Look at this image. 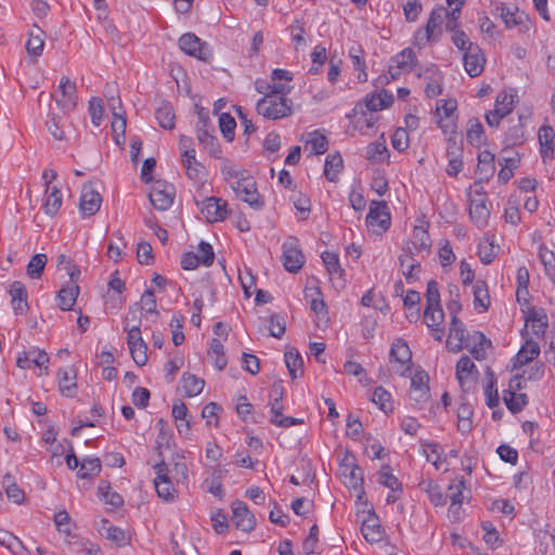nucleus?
<instances>
[{
    "instance_id": "603ef678",
    "label": "nucleus",
    "mask_w": 555,
    "mask_h": 555,
    "mask_svg": "<svg viewBox=\"0 0 555 555\" xmlns=\"http://www.w3.org/2000/svg\"><path fill=\"white\" fill-rule=\"evenodd\" d=\"M62 206V193L55 185H48L44 191L42 208H60Z\"/></svg>"
},
{
    "instance_id": "412c9836",
    "label": "nucleus",
    "mask_w": 555,
    "mask_h": 555,
    "mask_svg": "<svg viewBox=\"0 0 555 555\" xmlns=\"http://www.w3.org/2000/svg\"><path fill=\"white\" fill-rule=\"evenodd\" d=\"M214 132V127L208 129H196V137L198 142L209 152L212 157L220 158L221 149L218 139L212 134Z\"/></svg>"
},
{
    "instance_id": "c9c22d12",
    "label": "nucleus",
    "mask_w": 555,
    "mask_h": 555,
    "mask_svg": "<svg viewBox=\"0 0 555 555\" xmlns=\"http://www.w3.org/2000/svg\"><path fill=\"white\" fill-rule=\"evenodd\" d=\"M466 489L464 477L455 478L448 487L447 496L451 500V505H462L465 496L463 491Z\"/></svg>"
},
{
    "instance_id": "aec40b11",
    "label": "nucleus",
    "mask_w": 555,
    "mask_h": 555,
    "mask_svg": "<svg viewBox=\"0 0 555 555\" xmlns=\"http://www.w3.org/2000/svg\"><path fill=\"white\" fill-rule=\"evenodd\" d=\"M428 376L422 371L411 378L410 398L415 402H424L429 398Z\"/></svg>"
},
{
    "instance_id": "2eb2a0df",
    "label": "nucleus",
    "mask_w": 555,
    "mask_h": 555,
    "mask_svg": "<svg viewBox=\"0 0 555 555\" xmlns=\"http://www.w3.org/2000/svg\"><path fill=\"white\" fill-rule=\"evenodd\" d=\"M59 90L63 99H55L56 104L63 112H68L77 105V87L76 82L70 81L68 77L63 76L60 80Z\"/></svg>"
},
{
    "instance_id": "0e129e2a",
    "label": "nucleus",
    "mask_w": 555,
    "mask_h": 555,
    "mask_svg": "<svg viewBox=\"0 0 555 555\" xmlns=\"http://www.w3.org/2000/svg\"><path fill=\"white\" fill-rule=\"evenodd\" d=\"M195 204L201 208H227V203L216 196H203L198 194L194 197Z\"/></svg>"
},
{
    "instance_id": "69168bd1",
    "label": "nucleus",
    "mask_w": 555,
    "mask_h": 555,
    "mask_svg": "<svg viewBox=\"0 0 555 555\" xmlns=\"http://www.w3.org/2000/svg\"><path fill=\"white\" fill-rule=\"evenodd\" d=\"M391 145L398 152H403L409 147V135L404 128H398L391 135Z\"/></svg>"
},
{
    "instance_id": "680f3d73",
    "label": "nucleus",
    "mask_w": 555,
    "mask_h": 555,
    "mask_svg": "<svg viewBox=\"0 0 555 555\" xmlns=\"http://www.w3.org/2000/svg\"><path fill=\"white\" fill-rule=\"evenodd\" d=\"M403 13L405 20L410 23L415 22L422 12V3L420 0H403Z\"/></svg>"
},
{
    "instance_id": "de8ad7c7",
    "label": "nucleus",
    "mask_w": 555,
    "mask_h": 555,
    "mask_svg": "<svg viewBox=\"0 0 555 555\" xmlns=\"http://www.w3.org/2000/svg\"><path fill=\"white\" fill-rule=\"evenodd\" d=\"M48 258L44 254L34 255L27 264V274L31 279H38L41 276Z\"/></svg>"
},
{
    "instance_id": "f704fd0d",
    "label": "nucleus",
    "mask_w": 555,
    "mask_h": 555,
    "mask_svg": "<svg viewBox=\"0 0 555 555\" xmlns=\"http://www.w3.org/2000/svg\"><path fill=\"white\" fill-rule=\"evenodd\" d=\"M446 15L447 9L443 8L442 5L434 8L429 14V18L425 26L429 30V33L437 35L438 38L439 35H441V25L446 18Z\"/></svg>"
},
{
    "instance_id": "4d7b16f0",
    "label": "nucleus",
    "mask_w": 555,
    "mask_h": 555,
    "mask_svg": "<svg viewBox=\"0 0 555 555\" xmlns=\"http://www.w3.org/2000/svg\"><path fill=\"white\" fill-rule=\"evenodd\" d=\"M47 127L49 132L54 137L56 140H64L65 133L63 130V118L55 115L50 114L49 119L47 120Z\"/></svg>"
},
{
    "instance_id": "b1692460",
    "label": "nucleus",
    "mask_w": 555,
    "mask_h": 555,
    "mask_svg": "<svg viewBox=\"0 0 555 555\" xmlns=\"http://www.w3.org/2000/svg\"><path fill=\"white\" fill-rule=\"evenodd\" d=\"M540 354V346L533 339H527L516 354L514 367L522 366Z\"/></svg>"
},
{
    "instance_id": "4c0bfd02",
    "label": "nucleus",
    "mask_w": 555,
    "mask_h": 555,
    "mask_svg": "<svg viewBox=\"0 0 555 555\" xmlns=\"http://www.w3.org/2000/svg\"><path fill=\"white\" fill-rule=\"evenodd\" d=\"M157 425L159 427V430H158V435H157V438L155 441V443H156L155 449L158 453V456L163 457L164 450H168L170 448V441L172 438V434H171L170 429H168L166 427V424L163 418H160L158 421Z\"/></svg>"
},
{
    "instance_id": "1a4fd4ad",
    "label": "nucleus",
    "mask_w": 555,
    "mask_h": 555,
    "mask_svg": "<svg viewBox=\"0 0 555 555\" xmlns=\"http://www.w3.org/2000/svg\"><path fill=\"white\" fill-rule=\"evenodd\" d=\"M390 362L399 364V367H396L395 371L399 375H404L408 371H410L412 352L408 344L398 338L393 341L390 349Z\"/></svg>"
},
{
    "instance_id": "052dcab7",
    "label": "nucleus",
    "mask_w": 555,
    "mask_h": 555,
    "mask_svg": "<svg viewBox=\"0 0 555 555\" xmlns=\"http://www.w3.org/2000/svg\"><path fill=\"white\" fill-rule=\"evenodd\" d=\"M129 349L133 361L139 366H143L147 362V346L144 340H140L138 344L129 346Z\"/></svg>"
},
{
    "instance_id": "338daca9",
    "label": "nucleus",
    "mask_w": 555,
    "mask_h": 555,
    "mask_svg": "<svg viewBox=\"0 0 555 555\" xmlns=\"http://www.w3.org/2000/svg\"><path fill=\"white\" fill-rule=\"evenodd\" d=\"M137 258L141 264H152L154 262L153 249L150 243L141 242L138 244Z\"/></svg>"
},
{
    "instance_id": "5701e85b",
    "label": "nucleus",
    "mask_w": 555,
    "mask_h": 555,
    "mask_svg": "<svg viewBox=\"0 0 555 555\" xmlns=\"http://www.w3.org/2000/svg\"><path fill=\"white\" fill-rule=\"evenodd\" d=\"M494 154L488 150H485L478 154V164L476 172L479 175L480 180H489L494 171Z\"/></svg>"
},
{
    "instance_id": "4be33fe9",
    "label": "nucleus",
    "mask_w": 555,
    "mask_h": 555,
    "mask_svg": "<svg viewBox=\"0 0 555 555\" xmlns=\"http://www.w3.org/2000/svg\"><path fill=\"white\" fill-rule=\"evenodd\" d=\"M44 47V31L36 24L29 31V38L26 42V51L29 55L38 57L41 55Z\"/></svg>"
},
{
    "instance_id": "72a5a7b5",
    "label": "nucleus",
    "mask_w": 555,
    "mask_h": 555,
    "mask_svg": "<svg viewBox=\"0 0 555 555\" xmlns=\"http://www.w3.org/2000/svg\"><path fill=\"white\" fill-rule=\"evenodd\" d=\"M102 465L99 457H85L80 463V468L77 473L81 479L93 478L101 472Z\"/></svg>"
},
{
    "instance_id": "dca6fc26",
    "label": "nucleus",
    "mask_w": 555,
    "mask_h": 555,
    "mask_svg": "<svg viewBox=\"0 0 555 555\" xmlns=\"http://www.w3.org/2000/svg\"><path fill=\"white\" fill-rule=\"evenodd\" d=\"M361 532L363 538L371 544L378 543L383 540L385 531L374 512L370 513L363 520Z\"/></svg>"
},
{
    "instance_id": "58836bf2",
    "label": "nucleus",
    "mask_w": 555,
    "mask_h": 555,
    "mask_svg": "<svg viewBox=\"0 0 555 555\" xmlns=\"http://www.w3.org/2000/svg\"><path fill=\"white\" fill-rule=\"evenodd\" d=\"M182 384L185 395L188 397H194L203 391L205 382L204 379L195 376L194 374L185 373L182 376Z\"/></svg>"
},
{
    "instance_id": "cd10ccee",
    "label": "nucleus",
    "mask_w": 555,
    "mask_h": 555,
    "mask_svg": "<svg viewBox=\"0 0 555 555\" xmlns=\"http://www.w3.org/2000/svg\"><path fill=\"white\" fill-rule=\"evenodd\" d=\"M100 533L119 546L127 544L128 537L126 532L121 528L112 525L107 519L102 520Z\"/></svg>"
},
{
    "instance_id": "a18cd8bd",
    "label": "nucleus",
    "mask_w": 555,
    "mask_h": 555,
    "mask_svg": "<svg viewBox=\"0 0 555 555\" xmlns=\"http://www.w3.org/2000/svg\"><path fill=\"white\" fill-rule=\"evenodd\" d=\"M236 121L229 113H222L219 116V128L223 138L232 142L235 135Z\"/></svg>"
},
{
    "instance_id": "20e7f679",
    "label": "nucleus",
    "mask_w": 555,
    "mask_h": 555,
    "mask_svg": "<svg viewBox=\"0 0 555 555\" xmlns=\"http://www.w3.org/2000/svg\"><path fill=\"white\" fill-rule=\"evenodd\" d=\"M282 262L286 271L297 273L305 263V256L300 249L299 241L289 236L282 246Z\"/></svg>"
},
{
    "instance_id": "49530a36",
    "label": "nucleus",
    "mask_w": 555,
    "mask_h": 555,
    "mask_svg": "<svg viewBox=\"0 0 555 555\" xmlns=\"http://www.w3.org/2000/svg\"><path fill=\"white\" fill-rule=\"evenodd\" d=\"M372 401L385 413L392 411L391 395L382 386L376 387L373 391Z\"/></svg>"
},
{
    "instance_id": "c03bdc74",
    "label": "nucleus",
    "mask_w": 555,
    "mask_h": 555,
    "mask_svg": "<svg viewBox=\"0 0 555 555\" xmlns=\"http://www.w3.org/2000/svg\"><path fill=\"white\" fill-rule=\"evenodd\" d=\"M474 370H476V365L470 358L462 356L456 363V378L462 387Z\"/></svg>"
},
{
    "instance_id": "c85d7f7f",
    "label": "nucleus",
    "mask_w": 555,
    "mask_h": 555,
    "mask_svg": "<svg viewBox=\"0 0 555 555\" xmlns=\"http://www.w3.org/2000/svg\"><path fill=\"white\" fill-rule=\"evenodd\" d=\"M78 294H79V286L76 284L70 283V284L62 287L57 294L59 307L63 311L72 310L73 306L76 302Z\"/></svg>"
},
{
    "instance_id": "5fc2aeb1",
    "label": "nucleus",
    "mask_w": 555,
    "mask_h": 555,
    "mask_svg": "<svg viewBox=\"0 0 555 555\" xmlns=\"http://www.w3.org/2000/svg\"><path fill=\"white\" fill-rule=\"evenodd\" d=\"M495 10L498 11L499 15L503 18L505 25L511 28L520 23L519 20H517L516 15L518 13V9L515 8L514 10L509 7H506L504 3H500L496 5Z\"/></svg>"
},
{
    "instance_id": "8fccbe9b",
    "label": "nucleus",
    "mask_w": 555,
    "mask_h": 555,
    "mask_svg": "<svg viewBox=\"0 0 555 555\" xmlns=\"http://www.w3.org/2000/svg\"><path fill=\"white\" fill-rule=\"evenodd\" d=\"M498 249L499 247H495L488 238L480 242L478 245V254L481 262L485 264L491 263L498 255Z\"/></svg>"
},
{
    "instance_id": "ddd939ff",
    "label": "nucleus",
    "mask_w": 555,
    "mask_h": 555,
    "mask_svg": "<svg viewBox=\"0 0 555 555\" xmlns=\"http://www.w3.org/2000/svg\"><path fill=\"white\" fill-rule=\"evenodd\" d=\"M464 68L470 77L479 76L485 68L486 57L481 49L476 44L463 54Z\"/></svg>"
},
{
    "instance_id": "09e8293b",
    "label": "nucleus",
    "mask_w": 555,
    "mask_h": 555,
    "mask_svg": "<svg viewBox=\"0 0 555 555\" xmlns=\"http://www.w3.org/2000/svg\"><path fill=\"white\" fill-rule=\"evenodd\" d=\"M378 482L389 489L392 490V492H402L401 482L398 480V478L392 475L390 472L389 466H384L382 470L379 472L378 476Z\"/></svg>"
},
{
    "instance_id": "9b49d317",
    "label": "nucleus",
    "mask_w": 555,
    "mask_h": 555,
    "mask_svg": "<svg viewBox=\"0 0 555 555\" xmlns=\"http://www.w3.org/2000/svg\"><path fill=\"white\" fill-rule=\"evenodd\" d=\"M321 257L333 286L337 289L344 288L346 285L345 271L340 267L338 255L332 251H324Z\"/></svg>"
},
{
    "instance_id": "f03ea898",
    "label": "nucleus",
    "mask_w": 555,
    "mask_h": 555,
    "mask_svg": "<svg viewBox=\"0 0 555 555\" xmlns=\"http://www.w3.org/2000/svg\"><path fill=\"white\" fill-rule=\"evenodd\" d=\"M416 224L413 227L412 238L408 243L406 250L411 255L425 254L429 255L431 250V238L428 233L429 222L422 216L417 218Z\"/></svg>"
},
{
    "instance_id": "a19ab883",
    "label": "nucleus",
    "mask_w": 555,
    "mask_h": 555,
    "mask_svg": "<svg viewBox=\"0 0 555 555\" xmlns=\"http://www.w3.org/2000/svg\"><path fill=\"white\" fill-rule=\"evenodd\" d=\"M474 305L475 308L481 307L487 310L490 305V296L485 281H477L474 285Z\"/></svg>"
},
{
    "instance_id": "6ab92c4d",
    "label": "nucleus",
    "mask_w": 555,
    "mask_h": 555,
    "mask_svg": "<svg viewBox=\"0 0 555 555\" xmlns=\"http://www.w3.org/2000/svg\"><path fill=\"white\" fill-rule=\"evenodd\" d=\"M393 61L396 62V66H390L389 74L396 79L402 72H411L416 62L415 53L412 49H404L400 53H398Z\"/></svg>"
},
{
    "instance_id": "473e14b6",
    "label": "nucleus",
    "mask_w": 555,
    "mask_h": 555,
    "mask_svg": "<svg viewBox=\"0 0 555 555\" xmlns=\"http://www.w3.org/2000/svg\"><path fill=\"white\" fill-rule=\"evenodd\" d=\"M503 400L507 409L514 414L520 412L528 404L526 393H515L513 390H505Z\"/></svg>"
},
{
    "instance_id": "e433bc0d",
    "label": "nucleus",
    "mask_w": 555,
    "mask_h": 555,
    "mask_svg": "<svg viewBox=\"0 0 555 555\" xmlns=\"http://www.w3.org/2000/svg\"><path fill=\"white\" fill-rule=\"evenodd\" d=\"M195 150H185L182 154V163L186 170L188 176L191 179H196L199 177V172L203 169L201 163L196 160Z\"/></svg>"
},
{
    "instance_id": "bf43d9fd",
    "label": "nucleus",
    "mask_w": 555,
    "mask_h": 555,
    "mask_svg": "<svg viewBox=\"0 0 555 555\" xmlns=\"http://www.w3.org/2000/svg\"><path fill=\"white\" fill-rule=\"evenodd\" d=\"M442 92V75L439 72L433 73L427 82L425 93L428 98H436Z\"/></svg>"
},
{
    "instance_id": "7ed1b4c3",
    "label": "nucleus",
    "mask_w": 555,
    "mask_h": 555,
    "mask_svg": "<svg viewBox=\"0 0 555 555\" xmlns=\"http://www.w3.org/2000/svg\"><path fill=\"white\" fill-rule=\"evenodd\" d=\"M179 48L188 55L209 63L212 60V52L207 42L202 41L192 33L183 34L179 39Z\"/></svg>"
},
{
    "instance_id": "a878e982",
    "label": "nucleus",
    "mask_w": 555,
    "mask_h": 555,
    "mask_svg": "<svg viewBox=\"0 0 555 555\" xmlns=\"http://www.w3.org/2000/svg\"><path fill=\"white\" fill-rule=\"evenodd\" d=\"M415 255L403 253L399 256V262L402 268L405 280L411 283L418 280L421 263L414 259Z\"/></svg>"
},
{
    "instance_id": "9d476101",
    "label": "nucleus",
    "mask_w": 555,
    "mask_h": 555,
    "mask_svg": "<svg viewBox=\"0 0 555 555\" xmlns=\"http://www.w3.org/2000/svg\"><path fill=\"white\" fill-rule=\"evenodd\" d=\"M232 521L235 527L244 532H250L256 527V518L248 509L245 502L236 500L232 503Z\"/></svg>"
},
{
    "instance_id": "ea45409f",
    "label": "nucleus",
    "mask_w": 555,
    "mask_h": 555,
    "mask_svg": "<svg viewBox=\"0 0 555 555\" xmlns=\"http://www.w3.org/2000/svg\"><path fill=\"white\" fill-rule=\"evenodd\" d=\"M208 356L214 360V365L219 371H222L227 366V358L224 356L223 345L219 339H211Z\"/></svg>"
},
{
    "instance_id": "13d9d810",
    "label": "nucleus",
    "mask_w": 555,
    "mask_h": 555,
    "mask_svg": "<svg viewBox=\"0 0 555 555\" xmlns=\"http://www.w3.org/2000/svg\"><path fill=\"white\" fill-rule=\"evenodd\" d=\"M157 495L165 501H172L176 495V490L170 479H163L154 482Z\"/></svg>"
},
{
    "instance_id": "f8f14e48",
    "label": "nucleus",
    "mask_w": 555,
    "mask_h": 555,
    "mask_svg": "<svg viewBox=\"0 0 555 555\" xmlns=\"http://www.w3.org/2000/svg\"><path fill=\"white\" fill-rule=\"evenodd\" d=\"M391 224L389 210H369L365 217L367 231L375 235L384 234Z\"/></svg>"
},
{
    "instance_id": "2f4dec72",
    "label": "nucleus",
    "mask_w": 555,
    "mask_h": 555,
    "mask_svg": "<svg viewBox=\"0 0 555 555\" xmlns=\"http://www.w3.org/2000/svg\"><path fill=\"white\" fill-rule=\"evenodd\" d=\"M343 169V157L339 153L327 155L324 164V175L328 181H336Z\"/></svg>"
},
{
    "instance_id": "6e6d98bb",
    "label": "nucleus",
    "mask_w": 555,
    "mask_h": 555,
    "mask_svg": "<svg viewBox=\"0 0 555 555\" xmlns=\"http://www.w3.org/2000/svg\"><path fill=\"white\" fill-rule=\"evenodd\" d=\"M312 151L320 155L324 154L328 149V141L325 135L321 134L319 131H313L310 133V139L307 142Z\"/></svg>"
},
{
    "instance_id": "bb28decb",
    "label": "nucleus",
    "mask_w": 555,
    "mask_h": 555,
    "mask_svg": "<svg viewBox=\"0 0 555 555\" xmlns=\"http://www.w3.org/2000/svg\"><path fill=\"white\" fill-rule=\"evenodd\" d=\"M284 360L292 379H296L304 374V360L297 349H287L284 353Z\"/></svg>"
},
{
    "instance_id": "e2e57ef3",
    "label": "nucleus",
    "mask_w": 555,
    "mask_h": 555,
    "mask_svg": "<svg viewBox=\"0 0 555 555\" xmlns=\"http://www.w3.org/2000/svg\"><path fill=\"white\" fill-rule=\"evenodd\" d=\"M462 7H463V1H459V3L454 8L451 9V11L447 10V15L444 18V20H447V23H446L447 31H453V30L459 29V27H460L459 18L461 15Z\"/></svg>"
},
{
    "instance_id": "3c124183",
    "label": "nucleus",
    "mask_w": 555,
    "mask_h": 555,
    "mask_svg": "<svg viewBox=\"0 0 555 555\" xmlns=\"http://www.w3.org/2000/svg\"><path fill=\"white\" fill-rule=\"evenodd\" d=\"M228 219L240 230L241 232H247L250 229L253 216L248 217L243 210H232L228 215Z\"/></svg>"
},
{
    "instance_id": "393cba45",
    "label": "nucleus",
    "mask_w": 555,
    "mask_h": 555,
    "mask_svg": "<svg viewBox=\"0 0 555 555\" xmlns=\"http://www.w3.org/2000/svg\"><path fill=\"white\" fill-rule=\"evenodd\" d=\"M466 139L473 146H481L486 144L487 138L485 135L483 126L478 118H470L466 126Z\"/></svg>"
},
{
    "instance_id": "4468645a",
    "label": "nucleus",
    "mask_w": 555,
    "mask_h": 555,
    "mask_svg": "<svg viewBox=\"0 0 555 555\" xmlns=\"http://www.w3.org/2000/svg\"><path fill=\"white\" fill-rule=\"evenodd\" d=\"M233 190L236 196L247 203L249 206L259 205V193L257 191L256 182L251 177L242 178L236 181Z\"/></svg>"
},
{
    "instance_id": "f257e3e1",
    "label": "nucleus",
    "mask_w": 555,
    "mask_h": 555,
    "mask_svg": "<svg viewBox=\"0 0 555 555\" xmlns=\"http://www.w3.org/2000/svg\"><path fill=\"white\" fill-rule=\"evenodd\" d=\"M273 92L262 96L256 104L259 115L267 119L276 120L288 117L293 113V101L286 96L291 91L288 86L273 87Z\"/></svg>"
},
{
    "instance_id": "c756f323",
    "label": "nucleus",
    "mask_w": 555,
    "mask_h": 555,
    "mask_svg": "<svg viewBox=\"0 0 555 555\" xmlns=\"http://www.w3.org/2000/svg\"><path fill=\"white\" fill-rule=\"evenodd\" d=\"M155 118L158 120L159 126L164 129L171 130L175 128L176 115L170 103L163 102L162 105L155 111Z\"/></svg>"
},
{
    "instance_id": "79ce46f5",
    "label": "nucleus",
    "mask_w": 555,
    "mask_h": 555,
    "mask_svg": "<svg viewBox=\"0 0 555 555\" xmlns=\"http://www.w3.org/2000/svg\"><path fill=\"white\" fill-rule=\"evenodd\" d=\"M444 314L441 306H426L424 311V322L429 328L441 326Z\"/></svg>"
},
{
    "instance_id": "423d86ee",
    "label": "nucleus",
    "mask_w": 555,
    "mask_h": 555,
    "mask_svg": "<svg viewBox=\"0 0 555 555\" xmlns=\"http://www.w3.org/2000/svg\"><path fill=\"white\" fill-rule=\"evenodd\" d=\"M176 189L166 181H156L149 194L153 208H169L173 204Z\"/></svg>"
},
{
    "instance_id": "7c9ffc66",
    "label": "nucleus",
    "mask_w": 555,
    "mask_h": 555,
    "mask_svg": "<svg viewBox=\"0 0 555 555\" xmlns=\"http://www.w3.org/2000/svg\"><path fill=\"white\" fill-rule=\"evenodd\" d=\"M491 345V341L486 338L483 333L476 331L472 334L469 352L476 360H482L486 358L485 346Z\"/></svg>"
},
{
    "instance_id": "39448f33",
    "label": "nucleus",
    "mask_w": 555,
    "mask_h": 555,
    "mask_svg": "<svg viewBox=\"0 0 555 555\" xmlns=\"http://www.w3.org/2000/svg\"><path fill=\"white\" fill-rule=\"evenodd\" d=\"M470 338L464 323L457 318H451L447 348L451 352H460L463 347H470Z\"/></svg>"
},
{
    "instance_id": "f3484780",
    "label": "nucleus",
    "mask_w": 555,
    "mask_h": 555,
    "mask_svg": "<svg viewBox=\"0 0 555 555\" xmlns=\"http://www.w3.org/2000/svg\"><path fill=\"white\" fill-rule=\"evenodd\" d=\"M76 370L74 367L60 369L57 373L59 389L67 398H73L77 393Z\"/></svg>"
},
{
    "instance_id": "0eeeda50",
    "label": "nucleus",
    "mask_w": 555,
    "mask_h": 555,
    "mask_svg": "<svg viewBox=\"0 0 555 555\" xmlns=\"http://www.w3.org/2000/svg\"><path fill=\"white\" fill-rule=\"evenodd\" d=\"M340 474L344 483L349 489H352L357 496L361 499L364 494L362 469L353 462V460L349 463L348 459H345V463L340 467Z\"/></svg>"
},
{
    "instance_id": "864d4df0",
    "label": "nucleus",
    "mask_w": 555,
    "mask_h": 555,
    "mask_svg": "<svg viewBox=\"0 0 555 555\" xmlns=\"http://www.w3.org/2000/svg\"><path fill=\"white\" fill-rule=\"evenodd\" d=\"M513 109V100L511 99L509 102L504 106L503 108H494L493 111L486 114V121L490 127H498L500 125V121L503 117H505L507 114H509Z\"/></svg>"
},
{
    "instance_id": "37998d69",
    "label": "nucleus",
    "mask_w": 555,
    "mask_h": 555,
    "mask_svg": "<svg viewBox=\"0 0 555 555\" xmlns=\"http://www.w3.org/2000/svg\"><path fill=\"white\" fill-rule=\"evenodd\" d=\"M423 453L428 462H431L433 465L438 469L440 467V459L443 450L436 442L430 441H422L421 442Z\"/></svg>"
},
{
    "instance_id": "6e6552de",
    "label": "nucleus",
    "mask_w": 555,
    "mask_h": 555,
    "mask_svg": "<svg viewBox=\"0 0 555 555\" xmlns=\"http://www.w3.org/2000/svg\"><path fill=\"white\" fill-rule=\"evenodd\" d=\"M393 103V96L387 93L386 90L377 94H372L371 96H365L364 104L357 103L352 109V114L348 115V117L357 116L359 114L365 116L364 108L370 112H378L380 109L389 107Z\"/></svg>"
},
{
    "instance_id": "774afa93",
    "label": "nucleus",
    "mask_w": 555,
    "mask_h": 555,
    "mask_svg": "<svg viewBox=\"0 0 555 555\" xmlns=\"http://www.w3.org/2000/svg\"><path fill=\"white\" fill-rule=\"evenodd\" d=\"M438 41L439 38L437 37V35H434L433 33H429V30L425 27V28H418L414 36H413V44L415 47H418L420 49H422L423 47L426 46V43H428L429 41Z\"/></svg>"
},
{
    "instance_id": "a211bd4d",
    "label": "nucleus",
    "mask_w": 555,
    "mask_h": 555,
    "mask_svg": "<svg viewBox=\"0 0 555 555\" xmlns=\"http://www.w3.org/2000/svg\"><path fill=\"white\" fill-rule=\"evenodd\" d=\"M98 184V182L89 181L82 185L79 208H101L102 196Z\"/></svg>"
}]
</instances>
